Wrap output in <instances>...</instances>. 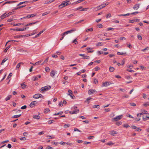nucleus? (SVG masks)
<instances>
[{
    "mask_svg": "<svg viewBox=\"0 0 149 149\" xmlns=\"http://www.w3.org/2000/svg\"><path fill=\"white\" fill-rule=\"evenodd\" d=\"M70 0H68V1H65L62 2V3L59 6V7L60 8H62L67 6H68L71 4V2L70 1Z\"/></svg>",
    "mask_w": 149,
    "mask_h": 149,
    "instance_id": "obj_1",
    "label": "nucleus"
},
{
    "mask_svg": "<svg viewBox=\"0 0 149 149\" xmlns=\"http://www.w3.org/2000/svg\"><path fill=\"white\" fill-rule=\"evenodd\" d=\"M51 88V86L48 85L42 87L40 90V91L44 92L47 91Z\"/></svg>",
    "mask_w": 149,
    "mask_h": 149,
    "instance_id": "obj_2",
    "label": "nucleus"
},
{
    "mask_svg": "<svg viewBox=\"0 0 149 149\" xmlns=\"http://www.w3.org/2000/svg\"><path fill=\"white\" fill-rule=\"evenodd\" d=\"M123 117V115H119L116 116V117L112 119V121H117L120 120Z\"/></svg>",
    "mask_w": 149,
    "mask_h": 149,
    "instance_id": "obj_3",
    "label": "nucleus"
},
{
    "mask_svg": "<svg viewBox=\"0 0 149 149\" xmlns=\"http://www.w3.org/2000/svg\"><path fill=\"white\" fill-rule=\"evenodd\" d=\"M33 98L35 99L38 98H44V96L40 94H37L34 95L33 96Z\"/></svg>",
    "mask_w": 149,
    "mask_h": 149,
    "instance_id": "obj_4",
    "label": "nucleus"
},
{
    "mask_svg": "<svg viewBox=\"0 0 149 149\" xmlns=\"http://www.w3.org/2000/svg\"><path fill=\"white\" fill-rule=\"evenodd\" d=\"M96 92V91L93 89H90L88 91V93L89 95H91L92 94Z\"/></svg>",
    "mask_w": 149,
    "mask_h": 149,
    "instance_id": "obj_5",
    "label": "nucleus"
},
{
    "mask_svg": "<svg viewBox=\"0 0 149 149\" xmlns=\"http://www.w3.org/2000/svg\"><path fill=\"white\" fill-rule=\"evenodd\" d=\"M37 103V102L36 101L32 102L30 104L29 106L33 108L35 106V104Z\"/></svg>",
    "mask_w": 149,
    "mask_h": 149,
    "instance_id": "obj_6",
    "label": "nucleus"
},
{
    "mask_svg": "<svg viewBox=\"0 0 149 149\" xmlns=\"http://www.w3.org/2000/svg\"><path fill=\"white\" fill-rule=\"evenodd\" d=\"M26 29H11V30H13L14 31H25Z\"/></svg>",
    "mask_w": 149,
    "mask_h": 149,
    "instance_id": "obj_7",
    "label": "nucleus"
},
{
    "mask_svg": "<svg viewBox=\"0 0 149 149\" xmlns=\"http://www.w3.org/2000/svg\"><path fill=\"white\" fill-rule=\"evenodd\" d=\"M6 14V13H5L4 14H3V15L1 16V17L2 19H3L4 18L6 17H8V16H9L10 15H8L9 13L7 14Z\"/></svg>",
    "mask_w": 149,
    "mask_h": 149,
    "instance_id": "obj_8",
    "label": "nucleus"
},
{
    "mask_svg": "<svg viewBox=\"0 0 149 149\" xmlns=\"http://www.w3.org/2000/svg\"><path fill=\"white\" fill-rule=\"evenodd\" d=\"M140 4H136L134 5L133 7L134 9L135 10H137L139 7V6Z\"/></svg>",
    "mask_w": 149,
    "mask_h": 149,
    "instance_id": "obj_9",
    "label": "nucleus"
},
{
    "mask_svg": "<svg viewBox=\"0 0 149 149\" xmlns=\"http://www.w3.org/2000/svg\"><path fill=\"white\" fill-rule=\"evenodd\" d=\"M147 111H146L145 110H144L142 112V113H138L137 114V116L138 117H139V114H140V116H141V115H142L143 114H147Z\"/></svg>",
    "mask_w": 149,
    "mask_h": 149,
    "instance_id": "obj_10",
    "label": "nucleus"
},
{
    "mask_svg": "<svg viewBox=\"0 0 149 149\" xmlns=\"http://www.w3.org/2000/svg\"><path fill=\"white\" fill-rule=\"evenodd\" d=\"M110 85L109 82H103L102 84V87H106L108 85Z\"/></svg>",
    "mask_w": 149,
    "mask_h": 149,
    "instance_id": "obj_11",
    "label": "nucleus"
},
{
    "mask_svg": "<svg viewBox=\"0 0 149 149\" xmlns=\"http://www.w3.org/2000/svg\"><path fill=\"white\" fill-rule=\"evenodd\" d=\"M74 30H71L67 31L63 33V35H65L67 34L72 32Z\"/></svg>",
    "mask_w": 149,
    "mask_h": 149,
    "instance_id": "obj_12",
    "label": "nucleus"
},
{
    "mask_svg": "<svg viewBox=\"0 0 149 149\" xmlns=\"http://www.w3.org/2000/svg\"><path fill=\"white\" fill-rule=\"evenodd\" d=\"M110 134L111 135L115 136L116 134H117L118 132L116 131H110Z\"/></svg>",
    "mask_w": 149,
    "mask_h": 149,
    "instance_id": "obj_13",
    "label": "nucleus"
},
{
    "mask_svg": "<svg viewBox=\"0 0 149 149\" xmlns=\"http://www.w3.org/2000/svg\"><path fill=\"white\" fill-rule=\"evenodd\" d=\"M31 2V1H25L20 2L19 3V4H18L17 5V6H19L20 5H22L23 3H27L29 2Z\"/></svg>",
    "mask_w": 149,
    "mask_h": 149,
    "instance_id": "obj_14",
    "label": "nucleus"
},
{
    "mask_svg": "<svg viewBox=\"0 0 149 149\" xmlns=\"http://www.w3.org/2000/svg\"><path fill=\"white\" fill-rule=\"evenodd\" d=\"M56 72V71H54V70L50 72V75L53 77L55 75V74Z\"/></svg>",
    "mask_w": 149,
    "mask_h": 149,
    "instance_id": "obj_15",
    "label": "nucleus"
},
{
    "mask_svg": "<svg viewBox=\"0 0 149 149\" xmlns=\"http://www.w3.org/2000/svg\"><path fill=\"white\" fill-rule=\"evenodd\" d=\"M79 112V109H77V110H75L74 111H73L72 112L71 111H70V113L71 114H73L74 113H77Z\"/></svg>",
    "mask_w": 149,
    "mask_h": 149,
    "instance_id": "obj_16",
    "label": "nucleus"
},
{
    "mask_svg": "<svg viewBox=\"0 0 149 149\" xmlns=\"http://www.w3.org/2000/svg\"><path fill=\"white\" fill-rule=\"evenodd\" d=\"M104 7V6L103 5V4H101L97 7V10H100Z\"/></svg>",
    "mask_w": 149,
    "mask_h": 149,
    "instance_id": "obj_17",
    "label": "nucleus"
},
{
    "mask_svg": "<svg viewBox=\"0 0 149 149\" xmlns=\"http://www.w3.org/2000/svg\"><path fill=\"white\" fill-rule=\"evenodd\" d=\"M42 61V60H41L39 61H38L36 62L35 64H33V63H30V64L33 65H38L40 63H41Z\"/></svg>",
    "mask_w": 149,
    "mask_h": 149,
    "instance_id": "obj_18",
    "label": "nucleus"
},
{
    "mask_svg": "<svg viewBox=\"0 0 149 149\" xmlns=\"http://www.w3.org/2000/svg\"><path fill=\"white\" fill-rule=\"evenodd\" d=\"M149 118V114H148V116H143V118L144 120H147Z\"/></svg>",
    "mask_w": 149,
    "mask_h": 149,
    "instance_id": "obj_19",
    "label": "nucleus"
},
{
    "mask_svg": "<svg viewBox=\"0 0 149 149\" xmlns=\"http://www.w3.org/2000/svg\"><path fill=\"white\" fill-rule=\"evenodd\" d=\"M63 112L62 111H60L58 113H55V114H54V115L56 116V115H61L63 113Z\"/></svg>",
    "mask_w": 149,
    "mask_h": 149,
    "instance_id": "obj_20",
    "label": "nucleus"
},
{
    "mask_svg": "<svg viewBox=\"0 0 149 149\" xmlns=\"http://www.w3.org/2000/svg\"><path fill=\"white\" fill-rule=\"evenodd\" d=\"M33 117L34 118L39 119L40 117L39 115H33Z\"/></svg>",
    "mask_w": 149,
    "mask_h": 149,
    "instance_id": "obj_21",
    "label": "nucleus"
},
{
    "mask_svg": "<svg viewBox=\"0 0 149 149\" xmlns=\"http://www.w3.org/2000/svg\"><path fill=\"white\" fill-rule=\"evenodd\" d=\"M8 58H5L4 59H3L2 61V62L1 63V64L2 65L4 62H5V61H7L8 60Z\"/></svg>",
    "mask_w": 149,
    "mask_h": 149,
    "instance_id": "obj_22",
    "label": "nucleus"
},
{
    "mask_svg": "<svg viewBox=\"0 0 149 149\" xmlns=\"http://www.w3.org/2000/svg\"><path fill=\"white\" fill-rule=\"evenodd\" d=\"M21 114L15 115L13 116L12 117V118H17L19 117L20 116H21Z\"/></svg>",
    "mask_w": 149,
    "mask_h": 149,
    "instance_id": "obj_23",
    "label": "nucleus"
},
{
    "mask_svg": "<svg viewBox=\"0 0 149 149\" xmlns=\"http://www.w3.org/2000/svg\"><path fill=\"white\" fill-rule=\"evenodd\" d=\"M24 83L21 84V87L22 89H24L25 88L26 86Z\"/></svg>",
    "mask_w": 149,
    "mask_h": 149,
    "instance_id": "obj_24",
    "label": "nucleus"
},
{
    "mask_svg": "<svg viewBox=\"0 0 149 149\" xmlns=\"http://www.w3.org/2000/svg\"><path fill=\"white\" fill-rule=\"evenodd\" d=\"M126 54V52L123 53V52H118L117 53V54L118 55H124L125 54Z\"/></svg>",
    "mask_w": 149,
    "mask_h": 149,
    "instance_id": "obj_25",
    "label": "nucleus"
},
{
    "mask_svg": "<svg viewBox=\"0 0 149 149\" xmlns=\"http://www.w3.org/2000/svg\"><path fill=\"white\" fill-rule=\"evenodd\" d=\"M21 64L23 65V63L22 62H20L16 66V68H19L20 67V65Z\"/></svg>",
    "mask_w": 149,
    "mask_h": 149,
    "instance_id": "obj_26",
    "label": "nucleus"
},
{
    "mask_svg": "<svg viewBox=\"0 0 149 149\" xmlns=\"http://www.w3.org/2000/svg\"><path fill=\"white\" fill-rule=\"evenodd\" d=\"M109 69L111 72H113L114 70V68L113 67H110Z\"/></svg>",
    "mask_w": 149,
    "mask_h": 149,
    "instance_id": "obj_27",
    "label": "nucleus"
},
{
    "mask_svg": "<svg viewBox=\"0 0 149 149\" xmlns=\"http://www.w3.org/2000/svg\"><path fill=\"white\" fill-rule=\"evenodd\" d=\"M36 22H32V23H29V24H27L26 25V26H30L31 25H32V24H34L35 23H36Z\"/></svg>",
    "mask_w": 149,
    "mask_h": 149,
    "instance_id": "obj_28",
    "label": "nucleus"
},
{
    "mask_svg": "<svg viewBox=\"0 0 149 149\" xmlns=\"http://www.w3.org/2000/svg\"><path fill=\"white\" fill-rule=\"evenodd\" d=\"M77 39L76 38L74 40H73L72 42V43H74L75 44H78V42L77 41Z\"/></svg>",
    "mask_w": 149,
    "mask_h": 149,
    "instance_id": "obj_29",
    "label": "nucleus"
},
{
    "mask_svg": "<svg viewBox=\"0 0 149 149\" xmlns=\"http://www.w3.org/2000/svg\"><path fill=\"white\" fill-rule=\"evenodd\" d=\"M92 99V98L91 97H88V98L85 101L86 102H87L88 104H89V100H90L91 99Z\"/></svg>",
    "mask_w": 149,
    "mask_h": 149,
    "instance_id": "obj_30",
    "label": "nucleus"
},
{
    "mask_svg": "<svg viewBox=\"0 0 149 149\" xmlns=\"http://www.w3.org/2000/svg\"><path fill=\"white\" fill-rule=\"evenodd\" d=\"M50 111V110L49 109L46 108L45 109V113H47Z\"/></svg>",
    "mask_w": 149,
    "mask_h": 149,
    "instance_id": "obj_31",
    "label": "nucleus"
},
{
    "mask_svg": "<svg viewBox=\"0 0 149 149\" xmlns=\"http://www.w3.org/2000/svg\"><path fill=\"white\" fill-rule=\"evenodd\" d=\"M10 45H8L7 47L5 49V50L4 51V52H7V50L10 48Z\"/></svg>",
    "mask_w": 149,
    "mask_h": 149,
    "instance_id": "obj_32",
    "label": "nucleus"
},
{
    "mask_svg": "<svg viewBox=\"0 0 149 149\" xmlns=\"http://www.w3.org/2000/svg\"><path fill=\"white\" fill-rule=\"evenodd\" d=\"M11 97V95H9L6 98L5 100L6 101H7L8 100H10V98Z\"/></svg>",
    "mask_w": 149,
    "mask_h": 149,
    "instance_id": "obj_33",
    "label": "nucleus"
},
{
    "mask_svg": "<svg viewBox=\"0 0 149 149\" xmlns=\"http://www.w3.org/2000/svg\"><path fill=\"white\" fill-rule=\"evenodd\" d=\"M70 124H65L64 125V127L65 128L66 127H70Z\"/></svg>",
    "mask_w": 149,
    "mask_h": 149,
    "instance_id": "obj_34",
    "label": "nucleus"
},
{
    "mask_svg": "<svg viewBox=\"0 0 149 149\" xmlns=\"http://www.w3.org/2000/svg\"><path fill=\"white\" fill-rule=\"evenodd\" d=\"M99 107L100 106L99 105H94L93 106V108H99Z\"/></svg>",
    "mask_w": 149,
    "mask_h": 149,
    "instance_id": "obj_35",
    "label": "nucleus"
},
{
    "mask_svg": "<svg viewBox=\"0 0 149 149\" xmlns=\"http://www.w3.org/2000/svg\"><path fill=\"white\" fill-rule=\"evenodd\" d=\"M15 2V1H7L5 3H4L3 5H4L6 4H7V3H13L14 2Z\"/></svg>",
    "mask_w": 149,
    "mask_h": 149,
    "instance_id": "obj_36",
    "label": "nucleus"
},
{
    "mask_svg": "<svg viewBox=\"0 0 149 149\" xmlns=\"http://www.w3.org/2000/svg\"><path fill=\"white\" fill-rule=\"evenodd\" d=\"M97 28H101V27H103V26L102 24H100L97 25Z\"/></svg>",
    "mask_w": 149,
    "mask_h": 149,
    "instance_id": "obj_37",
    "label": "nucleus"
},
{
    "mask_svg": "<svg viewBox=\"0 0 149 149\" xmlns=\"http://www.w3.org/2000/svg\"><path fill=\"white\" fill-rule=\"evenodd\" d=\"M143 105L146 107L148 106H149V102H147L146 103H144L143 104Z\"/></svg>",
    "mask_w": 149,
    "mask_h": 149,
    "instance_id": "obj_38",
    "label": "nucleus"
},
{
    "mask_svg": "<svg viewBox=\"0 0 149 149\" xmlns=\"http://www.w3.org/2000/svg\"><path fill=\"white\" fill-rule=\"evenodd\" d=\"M45 70L47 72H48L49 71V68L48 67H46L45 68Z\"/></svg>",
    "mask_w": 149,
    "mask_h": 149,
    "instance_id": "obj_39",
    "label": "nucleus"
},
{
    "mask_svg": "<svg viewBox=\"0 0 149 149\" xmlns=\"http://www.w3.org/2000/svg\"><path fill=\"white\" fill-rule=\"evenodd\" d=\"M38 77H37L34 76L33 77V80L35 81L38 80Z\"/></svg>",
    "mask_w": 149,
    "mask_h": 149,
    "instance_id": "obj_40",
    "label": "nucleus"
},
{
    "mask_svg": "<svg viewBox=\"0 0 149 149\" xmlns=\"http://www.w3.org/2000/svg\"><path fill=\"white\" fill-rule=\"evenodd\" d=\"M89 56H85L84 55V57L83 59H89Z\"/></svg>",
    "mask_w": 149,
    "mask_h": 149,
    "instance_id": "obj_41",
    "label": "nucleus"
},
{
    "mask_svg": "<svg viewBox=\"0 0 149 149\" xmlns=\"http://www.w3.org/2000/svg\"><path fill=\"white\" fill-rule=\"evenodd\" d=\"M49 57H48L44 61L43 63L42 64V65H43V63H47V61H48V59H49Z\"/></svg>",
    "mask_w": 149,
    "mask_h": 149,
    "instance_id": "obj_42",
    "label": "nucleus"
},
{
    "mask_svg": "<svg viewBox=\"0 0 149 149\" xmlns=\"http://www.w3.org/2000/svg\"><path fill=\"white\" fill-rule=\"evenodd\" d=\"M91 48H87V49L88 50V53H91V52H93V51H91Z\"/></svg>",
    "mask_w": 149,
    "mask_h": 149,
    "instance_id": "obj_43",
    "label": "nucleus"
},
{
    "mask_svg": "<svg viewBox=\"0 0 149 149\" xmlns=\"http://www.w3.org/2000/svg\"><path fill=\"white\" fill-rule=\"evenodd\" d=\"M68 92L69 93V94H68V95H70V94H72V92L71 90H69L68 91Z\"/></svg>",
    "mask_w": 149,
    "mask_h": 149,
    "instance_id": "obj_44",
    "label": "nucleus"
},
{
    "mask_svg": "<svg viewBox=\"0 0 149 149\" xmlns=\"http://www.w3.org/2000/svg\"><path fill=\"white\" fill-rule=\"evenodd\" d=\"M122 123L121 122H118L116 123V125H121Z\"/></svg>",
    "mask_w": 149,
    "mask_h": 149,
    "instance_id": "obj_45",
    "label": "nucleus"
},
{
    "mask_svg": "<svg viewBox=\"0 0 149 149\" xmlns=\"http://www.w3.org/2000/svg\"><path fill=\"white\" fill-rule=\"evenodd\" d=\"M74 131H78L80 132H81V130H79L77 128H74Z\"/></svg>",
    "mask_w": 149,
    "mask_h": 149,
    "instance_id": "obj_46",
    "label": "nucleus"
},
{
    "mask_svg": "<svg viewBox=\"0 0 149 149\" xmlns=\"http://www.w3.org/2000/svg\"><path fill=\"white\" fill-rule=\"evenodd\" d=\"M130 15V13H128L126 14L121 15L119 16H127Z\"/></svg>",
    "mask_w": 149,
    "mask_h": 149,
    "instance_id": "obj_47",
    "label": "nucleus"
},
{
    "mask_svg": "<svg viewBox=\"0 0 149 149\" xmlns=\"http://www.w3.org/2000/svg\"><path fill=\"white\" fill-rule=\"evenodd\" d=\"M15 12L14 10H13V11L9 13L8 15H11V14H13L15 13Z\"/></svg>",
    "mask_w": 149,
    "mask_h": 149,
    "instance_id": "obj_48",
    "label": "nucleus"
},
{
    "mask_svg": "<svg viewBox=\"0 0 149 149\" xmlns=\"http://www.w3.org/2000/svg\"><path fill=\"white\" fill-rule=\"evenodd\" d=\"M123 126L126 128H128L130 127V125L128 124H124L123 125Z\"/></svg>",
    "mask_w": 149,
    "mask_h": 149,
    "instance_id": "obj_49",
    "label": "nucleus"
},
{
    "mask_svg": "<svg viewBox=\"0 0 149 149\" xmlns=\"http://www.w3.org/2000/svg\"><path fill=\"white\" fill-rule=\"evenodd\" d=\"M93 31V29H88L86 30V32H88L89 31Z\"/></svg>",
    "mask_w": 149,
    "mask_h": 149,
    "instance_id": "obj_50",
    "label": "nucleus"
},
{
    "mask_svg": "<svg viewBox=\"0 0 149 149\" xmlns=\"http://www.w3.org/2000/svg\"><path fill=\"white\" fill-rule=\"evenodd\" d=\"M137 37L138 39L140 40H141L142 39V37L140 35H138L137 36Z\"/></svg>",
    "mask_w": 149,
    "mask_h": 149,
    "instance_id": "obj_51",
    "label": "nucleus"
},
{
    "mask_svg": "<svg viewBox=\"0 0 149 149\" xmlns=\"http://www.w3.org/2000/svg\"><path fill=\"white\" fill-rule=\"evenodd\" d=\"M13 74L12 73H10L7 77V79H8L10 78L12 76Z\"/></svg>",
    "mask_w": 149,
    "mask_h": 149,
    "instance_id": "obj_52",
    "label": "nucleus"
},
{
    "mask_svg": "<svg viewBox=\"0 0 149 149\" xmlns=\"http://www.w3.org/2000/svg\"><path fill=\"white\" fill-rule=\"evenodd\" d=\"M36 14H32L30 15V17H35V16H36Z\"/></svg>",
    "mask_w": 149,
    "mask_h": 149,
    "instance_id": "obj_53",
    "label": "nucleus"
},
{
    "mask_svg": "<svg viewBox=\"0 0 149 149\" xmlns=\"http://www.w3.org/2000/svg\"><path fill=\"white\" fill-rule=\"evenodd\" d=\"M104 110L107 112H109L110 111V110L109 108L105 109Z\"/></svg>",
    "mask_w": 149,
    "mask_h": 149,
    "instance_id": "obj_54",
    "label": "nucleus"
},
{
    "mask_svg": "<svg viewBox=\"0 0 149 149\" xmlns=\"http://www.w3.org/2000/svg\"><path fill=\"white\" fill-rule=\"evenodd\" d=\"M27 107L26 105H24L22 107H21V109H25Z\"/></svg>",
    "mask_w": 149,
    "mask_h": 149,
    "instance_id": "obj_55",
    "label": "nucleus"
},
{
    "mask_svg": "<svg viewBox=\"0 0 149 149\" xmlns=\"http://www.w3.org/2000/svg\"><path fill=\"white\" fill-rule=\"evenodd\" d=\"M93 82L95 84H96L98 83L97 80L96 79H95L94 80Z\"/></svg>",
    "mask_w": 149,
    "mask_h": 149,
    "instance_id": "obj_56",
    "label": "nucleus"
},
{
    "mask_svg": "<svg viewBox=\"0 0 149 149\" xmlns=\"http://www.w3.org/2000/svg\"><path fill=\"white\" fill-rule=\"evenodd\" d=\"M149 49V48L148 47H147L146 48L143 49L142 51H145V50H148Z\"/></svg>",
    "mask_w": 149,
    "mask_h": 149,
    "instance_id": "obj_57",
    "label": "nucleus"
},
{
    "mask_svg": "<svg viewBox=\"0 0 149 149\" xmlns=\"http://www.w3.org/2000/svg\"><path fill=\"white\" fill-rule=\"evenodd\" d=\"M49 13V12H46L42 14V16H44L45 15H47V14Z\"/></svg>",
    "mask_w": 149,
    "mask_h": 149,
    "instance_id": "obj_58",
    "label": "nucleus"
},
{
    "mask_svg": "<svg viewBox=\"0 0 149 149\" xmlns=\"http://www.w3.org/2000/svg\"><path fill=\"white\" fill-rule=\"evenodd\" d=\"M52 143L53 145H54L56 146H57L58 144V143L56 142H52Z\"/></svg>",
    "mask_w": 149,
    "mask_h": 149,
    "instance_id": "obj_59",
    "label": "nucleus"
},
{
    "mask_svg": "<svg viewBox=\"0 0 149 149\" xmlns=\"http://www.w3.org/2000/svg\"><path fill=\"white\" fill-rule=\"evenodd\" d=\"M130 104L131 106H135L136 105V104L134 103H130Z\"/></svg>",
    "mask_w": 149,
    "mask_h": 149,
    "instance_id": "obj_60",
    "label": "nucleus"
},
{
    "mask_svg": "<svg viewBox=\"0 0 149 149\" xmlns=\"http://www.w3.org/2000/svg\"><path fill=\"white\" fill-rule=\"evenodd\" d=\"M111 16V14L110 13L108 14L106 16V18H108V17H110Z\"/></svg>",
    "mask_w": 149,
    "mask_h": 149,
    "instance_id": "obj_61",
    "label": "nucleus"
},
{
    "mask_svg": "<svg viewBox=\"0 0 149 149\" xmlns=\"http://www.w3.org/2000/svg\"><path fill=\"white\" fill-rule=\"evenodd\" d=\"M95 70V71H97L100 70V68L98 67H96L94 68Z\"/></svg>",
    "mask_w": 149,
    "mask_h": 149,
    "instance_id": "obj_62",
    "label": "nucleus"
},
{
    "mask_svg": "<svg viewBox=\"0 0 149 149\" xmlns=\"http://www.w3.org/2000/svg\"><path fill=\"white\" fill-rule=\"evenodd\" d=\"M19 139L21 140H25L26 139V138L25 137H22V138H20Z\"/></svg>",
    "mask_w": 149,
    "mask_h": 149,
    "instance_id": "obj_63",
    "label": "nucleus"
},
{
    "mask_svg": "<svg viewBox=\"0 0 149 149\" xmlns=\"http://www.w3.org/2000/svg\"><path fill=\"white\" fill-rule=\"evenodd\" d=\"M53 148L52 147L49 146H48L46 147V149H53Z\"/></svg>",
    "mask_w": 149,
    "mask_h": 149,
    "instance_id": "obj_64",
    "label": "nucleus"
}]
</instances>
